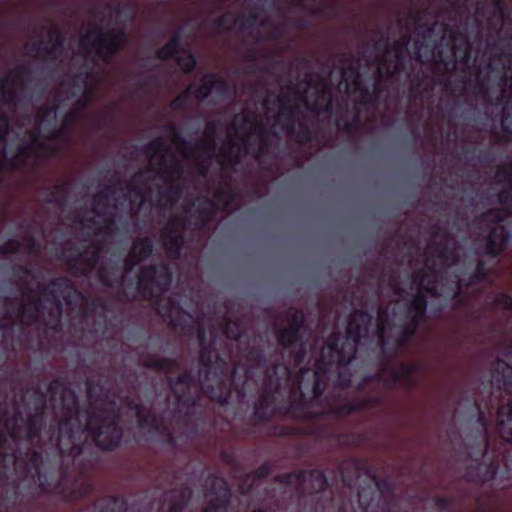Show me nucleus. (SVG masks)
<instances>
[{"mask_svg":"<svg viewBox=\"0 0 512 512\" xmlns=\"http://www.w3.org/2000/svg\"><path fill=\"white\" fill-rule=\"evenodd\" d=\"M64 416L58 425V437L52 455L46 457L35 448L7 453L0 450V473L7 475L14 467L19 481L38 486L44 494L60 497L65 502L81 500L91 492V485H78L72 475L77 460L91 463L93 447L102 451L117 449L123 430L115 415L89 411L86 423L80 419L79 400L73 395L64 404Z\"/></svg>","mask_w":512,"mask_h":512,"instance_id":"nucleus-1","label":"nucleus"},{"mask_svg":"<svg viewBox=\"0 0 512 512\" xmlns=\"http://www.w3.org/2000/svg\"><path fill=\"white\" fill-rule=\"evenodd\" d=\"M409 43L408 35L403 36L392 45L389 44V38H386L385 53H388L390 49L394 52L393 74L406 72L407 56L421 63L433 57L435 67L448 78H451L457 71L465 77L473 71V90L475 95L480 93V50L476 48L474 56H472V44L466 30L461 25L444 24L443 35L435 52L426 43L424 37L415 39L411 49L408 48Z\"/></svg>","mask_w":512,"mask_h":512,"instance_id":"nucleus-2","label":"nucleus"},{"mask_svg":"<svg viewBox=\"0 0 512 512\" xmlns=\"http://www.w3.org/2000/svg\"><path fill=\"white\" fill-rule=\"evenodd\" d=\"M372 315L363 309L355 310L349 317L346 336L340 332L331 333L325 340L314 369L304 367L299 370L301 378H310L312 387L319 393V381L330 380L332 374L350 364L357 347L369 330Z\"/></svg>","mask_w":512,"mask_h":512,"instance_id":"nucleus-3","label":"nucleus"},{"mask_svg":"<svg viewBox=\"0 0 512 512\" xmlns=\"http://www.w3.org/2000/svg\"><path fill=\"white\" fill-rule=\"evenodd\" d=\"M141 261L135 253L129 251L123 261L124 274L117 276V265L103 262L98 268V280L105 286L112 288L122 286L121 295L127 300L139 294L143 299L150 300L165 294L172 283V271L166 262L145 265L140 268L136 281L128 278L134 268Z\"/></svg>","mask_w":512,"mask_h":512,"instance_id":"nucleus-4","label":"nucleus"},{"mask_svg":"<svg viewBox=\"0 0 512 512\" xmlns=\"http://www.w3.org/2000/svg\"><path fill=\"white\" fill-rule=\"evenodd\" d=\"M304 380L300 372L292 378L291 368L283 358L267 367L262 390L253 406L252 423L261 426L269 423L276 415L304 421V416L290 413L292 392L300 390Z\"/></svg>","mask_w":512,"mask_h":512,"instance_id":"nucleus-5","label":"nucleus"},{"mask_svg":"<svg viewBox=\"0 0 512 512\" xmlns=\"http://www.w3.org/2000/svg\"><path fill=\"white\" fill-rule=\"evenodd\" d=\"M329 380L319 381V393L312 387L310 378L304 380L300 391L292 392L290 413L304 416V421H317L327 418H343L355 412L363 411L361 402L356 398L349 402H341V393L325 394Z\"/></svg>","mask_w":512,"mask_h":512,"instance_id":"nucleus-6","label":"nucleus"},{"mask_svg":"<svg viewBox=\"0 0 512 512\" xmlns=\"http://www.w3.org/2000/svg\"><path fill=\"white\" fill-rule=\"evenodd\" d=\"M439 259L442 276L452 278L459 275L461 282V297L467 299V308L471 313H477L480 310V258L473 261L470 258L461 259L459 248L455 241H451L450 235L444 233L442 238L429 245Z\"/></svg>","mask_w":512,"mask_h":512,"instance_id":"nucleus-7","label":"nucleus"},{"mask_svg":"<svg viewBox=\"0 0 512 512\" xmlns=\"http://www.w3.org/2000/svg\"><path fill=\"white\" fill-rule=\"evenodd\" d=\"M338 472L344 487L352 488L359 472H365L375 486L361 487L357 492L358 504L363 512H389L388 503L380 504L383 496H394V484L388 478H380L371 473L362 460L347 458L338 464Z\"/></svg>","mask_w":512,"mask_h":512,"instance_id":"nucleus-8","label":"nucleus"},{"mask_svg":"<svg viewBox=\"0 0 512 512\" xmlns=\"http://www.w3.org/2000/svg\"><path fill=\"white\" fill-rule=\"evenodd\" d=\"M73 395L77 396L74 392H71L70 398L68 400L62 399V416H64V404L69 403L72 400ZM78 399V397H76ZM44 415L45 410H35L34 412H29L24 415L19 409L15 410L13 415L8 418L5 422V428L11 437V439L17 440H25L28 442L36 441V444L33 448L42 452L44 457H46V452L50 455L53 453V449L56 446V441L58 437V428L54 429L53 427H49L44 430V435L48 438V445H45L42 441V431L44 428ZM59 421L57 426L59 425Z\"/></svg>","mask_w":512,"mask_h":512,"instance_id":"nucleus-9","label":"nucleus"},{"mask_svg":"<svg viewBox=\"0 0 512 512\" xmlns=\"http://www.w3.org/2000/svg\"><path fill=\"white\" fill-rule=\"evenodd\" d=\"M426 267L434 277L436 285H432V281L429 280L426 284V274L423 270H417L412 272L411 279L416 284V291H423L433 297L442 298L445 301L451 302L452 309L461 316H468L472 314L467 308V299L461 297V282L463 279L458 275H454L452 278L442 276L439 274V270L434 265H429L426 262Z\"/></svg>","mask_w":512,"mask_h":512,"instance_id":"nucleus-10","label":"nucleus"},{"mask_svg":"<svg viewBox=\"0 0 512 512\" xmlns=\"http://www.w3.org/2000/svg\"><path fill=\"white\" fill-rule=\"evenodd\" d=\"M196 377L191 372H184L175 377L168 376L167 384L173 393L178 404L185 409L174 411L175 422L185 428V435L188 439H194L199 430L196 420H193V409L200 400V394L193 392Z\"/></svg>","mask_w":512,"mask_h":512,"instance_id":"nucleus-11","label":"nucleus"},{"mask_svg":"<svg viewBox=\"0 0 512 512\" xmlns=\"http://www.w3.org/2000/svg\"><path fill=\"white\" fill-rule=\"evenodd\" d=\"M127 42L128 35L125 28L104 31L102 27L98 26L82 35L79 45L83 49L85 56L89 55L91 49H93L101 60L109 64Z\"/></svg>","mask_w":512,"mask_h":512,"instance_id":"nucleus-12","label":"nucleus"},{"mask_svg":"<svg viewBox=\"0 0 512 512\" xmlns=\"http://www.w3.org/2000/svg\"><path fill=\"white\" fill-rule=\"evenodd\" d=\"M157 174L164 180V186H157L156 197L152 204L162 210H171L179 202L183 187L180 179L183 175V168L180 161L175 160L166 164L162 158Z\"/></svg>","mask_w":512,"mask_h":512,"instance_id":"nucleus-13","label":"nucleus"},{"mask_svg":"<svg viewBox=\"0 0 512 512\" xmlns=\"http://www.w3.org/2000/svg\"><path fill=\"white\" fill-rule=\"evenodd\" d=\"M274 481L288 487L294 486L299 496L317 495L329 486L324 471L318 468L282 473L276 475Z\"/></svg>","mask_w":512,"mask_h":512,"instance_id":"nucleus-14","label":"nucleus"},{"mask_svg":"<svg viewBox=\"0 0 512 512\" xmlns=\"http://www.w3.org/2000/svg\"><path fill=\"white\" fill-rule=\"evenodd\" d=\"M45 306L40 298L35 299L29 304L22 305L19 309L18 318L22 325L30 327L35 324L43 323L45 327L54 333L62 332L61 316L63 305L51 306L47 309V315L44 317Z\"/></svg>","mask_w":512,"mask_h":512,"instance_id":"nucleus-15","label":"nucleus"},{"mask_svg":"<svg viewBox=\"0 0 512 512\" xmlns=\"http://www.w3.org/2000/svg\"><path fill=\"white\" fill-rule=\"evenodd\" d=\"M154 301L157 314L168 323L173 329H180L185 333L193 330L192 315L184 310L180 301L174 297H164V294L158 298L150 299Z\"/></svg>","mask_w":512,"mask_h":512,"instance_id":"nucleus-16","label":"nucleus"},{"mask_svg":"<svg viewBox=\"0 0 512 512\" xmlns=\"http://www.w3.org/2000/svg\"><path fill=\"white\" fill-rule=\"evenodd\" d=\"M279 103L278 120H281V128L297 144L305 145L313 140V130L304 122H299L298 126L292 121L296 108L287 105L290 101L289 94L277 97Z\"/></svg>","mask_w":512,"mask_h":512,"instance_id":"nucleus-17","label":"nucleus"},{"mask_svg":"<svg viewBox=\"0 0 512 512\" xmlns=\"http://www.w3.org/2000/svg\"><path fill=\"white\" fill-rule=\"evenodd\" d=\"M207 492L212 497L207 501L202 512H228L232 491L227 481L216 474L210 475L205 483Z\"/></svg>","mask_w":512,"mask_h":512,"instance_id":"nucleus-18","label":"nucleus"},{"mask_svg":"<svg viewBox=\"0 0 512 512\" xmlns=\"http://www.w3.org/2000/svg\"><path fill=\"white\" fill-rule=\"evenodd\" d=\"M38 287L45 301L51 303L52 306L63 305L61 298L63 297L66 304H71V297L82 296L71 279L65 276L55 277L50 280L48 285H40Z\"/></svg>","mask_w":512,"mask_h":512,"instance_id":"nucleus-19","label":"nucleus"},{"mask_svg":"<svg viewBox=\"0 0 512 512\" xmlns=\"http://www.w3.org/2000/svg\"><path fill=\"white\" fill-rule=\"evenodd\" d=\"M102 245L98 242H92L89 249L80 252L74 256H69L67 265L74 275L89 276L94 270L98 273Z\"/></svg>","mask_w":512,"mask_h":512,"instance_id":"nucleus-20","label":"nucleus"},{"mask_svg":"<svg viewBox=\"0 0 512 512\" xmlns=\"http://www.w3.org/2000/svg\"><path fill=\"white\" fill-rule=\"evenodd\" d=\"M503 187L497 194L500 210L495 211L493 219L497 222H503L512 214V160L502 164L497 173Z\"/></svg>","mask_w":512,"mask_h":512,"instance_id":"nucleus-21","label":"nucleus"},{"mask_svg":"<svg viewBox=\"0 0 512 512\" xmlns=\"http://www.w3.org/2000/svg\"><path fill=\"white\" fill-rule=\"evenodd\" d=\"M185 220L173 218L163 228L161 236L166 254L172 259H179L185 244Z\"/></svg>","mask_w":512,"mask_h":512,"instance_id":"nucleus-22","label":"nucleus"},{"mask_svg":"<svg viewBox=\"0 0 512 512\" xmlns=\"http://www.w3.org/2000/svg\"><path fill=\"white\" fill-rule=\"evenodd\" d=\"M133 409L135 410L139 429L146 430L149 435L147 439H150L152 436H160L162 438L173 432L163 417L156 415L144 405L135 404Z\"/></svg>","mask_w":512,"mask_h":512,"instance_id":"nucleus-23","label":"nucleus"},{"mask_svg":"<svg viewBox=\"0 0 512 512\" xmlns=\"http://www.w3.org/2000/svg\"><path fill=\"white\" fill-rule=\"evenodd\" d=\"M218 128L219 121H208L206 123V132L208 136L205 138H200L199 140L192 143L182 135L181 131L175 125H170L169 127L170 131L174 135L175 141L181 144L185 150L194 146L196 149L201 150L205 154H207L209 156V159H211L212 155L217 149V143L213 136L217 133Z\"/></svg>","mask_w":512,"mask_h":512,"instance_id":"nucleus-24","label":"nucleus"},{"mask_svg":"<svg viewBox=\"0 0 512 512\" xmlns=\"http://www.w3.org/2000/svg\"><path fill=\"white\" fill-rule=\"evenodd\" d=\"M31 74L29 66L21 64L15 68L9 76L0 78V102L8 108H16L18 94L13 87H7L9 82L24 85V78Z\"/></svg>","mask_w":512,"mask_h":512,"instance_id":"nucleus-25","label":"nucleus"},{"mask_svg":"<svg viewBox=\"0 0 512 512\" xmlns=\"http://www.w3.org/2000/svg\"><path fill=\"white\" fill-rule=\"evenodd\" d=\"M434 87V78L423 71H418L410 78L408 92L413 101L425 104L432 99Z\"/></svg>","mask_w":512,"mask_h":512,"instance_id":"nucleus-26","label":"nucleus"},{"mask_svg":"<svg viewBox=\"0 0 512 512\" xmlns=\"http://www.w3.org/2000/svg\"><path fill=\"white\" fill-rule=\"evenodd\" d=\"M201 390L212 402L225 406L232 395V383L228 379H210L204 375L201 379Z\"/></svg>","mask_w":512,"mask_h":512,"instance_id":"nucleus-27","label":"nucleus"},{"mask_svg":"<svg viewBox=\"0 0 512 512\" xmlns=\"http://www.w3.org/2000/svg\"><path fill=\"white\" fill-rule=\"evenodd\" d=\"M504 63L501 65L504 78H510V90L503 91L501 100H503L500 125L504 132L512 135V56L503 53Z\"/></svg>","mask_w":512,"mask_h":512,"instance_id":"nucleus-28","label":"nucleus"},{"mask_svg":"<svg viewBox=\"0 0 512 512\" xmlns=\"http://www.w3.org/2000/svg\"><path fill=\"white\" fill-rule=\"evenodd\" d=\"M420 370L418 363H401L397 369L390 372L389 378L385 381L386 386H399L411 392L418 386L415 374Z\"/></svg>","mask_w":512,"mask_h":512,"instance_id":"nucleus-29","label":"nucleus"},{"mask_svg":"<svg viewBox=\"0 0 512 512\" xmlns=\"http://www.w3.org/2000/svg\"><path fill=\"white\" fill-rule=\"evenodd\" d=\"M229 84L223 77L215 73H208L203 77L199 86H194L191 95L198 101L206 100L213 92L218 96H223L228 93Z\"/></svg>","mask_w":512,"mask_h":512,"instance_id":"nucleus-30","label":"nucleus"},{"mask_svg":"<svg viewBox=\"0 0 512 512\" xmlns=\"http://www.w3.org/2000/svg\"><path fill=\"white\" fill-rule=\"evenodd\" d=\"M494 4V16L497 18L501 26H507L508 30L505 31L504 37L500 40V43H504L507 46V51L502 50L499 53L498 59H495V65H503V53L510 54L512 56V19L509 15L508 5L505 0H497Z\"/></svg>","mask_w":512,"mask_h":512,"instance_id":"nucleus-31","label":"nucleus"},{"mask_svg":"<svg viewBox=\"0 0 512 512\" xmlns=\"http://www.w3.org/2000/svg\"><path fill=\"white\" fill-rule=\"evenodd\" d=\"M510 232L503 225H496L488 234L485 244L482 243V256H499L508 246Z\"/></svg>","mask_w":512,"mask_h":512,"instance_id":"nucleus-32","label":"nucleus"},{"mask_svg":"<svg viewBox=\"0 0 512 512\" xmlns=\"http://www.w3.org/2000/svg\"><path fill=\"white\" fill-rule=\"evenodd\" d=\"M193 497L189 486L180 485L170 488L164 494L165 512H184Z\"/></svg>","mask_w":512,"mask_h":512,"instance_id":"nucleus-33","label":"nucleus"},{"mask_svg":"<svg viewBox=\"0 0 512 512\" xmlns=\"http://www.w3.org/2000/svg\"><path fill=\"white\" fill-rule=\"evenodd\" d=\"M32 151V145L28 141H22L11 158L6 157V151L3 149V157L0 161V174L3 171L14 172L25 167L32 157Z\"/></svg>","mask_w":512,"mask_h":512,"instance_id":"nucleus-34","label":"nucleus"},{"mask_svg":"<svg viewBox=\"0 0 512 512\" xmlns=\"http://www.w3.org/2000/svg\"><path fill=\"white\" fill-rule=\"evenodd\" d=\"M427 294L423 291H415L411 299L406 303L405 315L407 321L420 325L426 316L428 300Z\"/></svg>","mask_w":512,"mask_h":512,"instance_id":"nucleus-35","label":"nucleus"},{"mask_svg":"<svg viewBox=\"0 0 512 512\" xmlns=\"http://www.w3.org/2000/svg\"><path fill=\"white\" fill-rule=\"evenodd\" d=\"M255 132L258 135L260 145L258 148L252 146L248 137L243 139L244 154H252L256 160H260L263 156L269 155L272 142L268 137V130L263 123H258L255 127Z\"/></svg>","mask_w":512,"mask_h":512,"instance_id":"nucleus-36","label":"nucleus"},{"mask_svg":"<svg viewBox=\"0 0 512 512\" xmlns=\"http://www.w3.org/2000/svg\"><path fill=\"white\" fill-rule=\"evenodd\" d=\"M141 365L155 372L173 374L179 370V363L174 358L159 357L152 354H141Z\"/></svg>","mask_w":512,"mask_h":512,"instance_id":"nucleus-37","label":"nucleus"},{"mask_svg":"<svg viewBox=\"0 0 512 512\" xmlns=\"http://www.w3.org/2000/svg\"><path fill=\"white\" fill-rule=\"evenodd\" d=\"M321 89L319 90L316 98L312 102H307V108L317 114H328L332 112L333 109V95L328 84L321 80L320 81Z\"/></svg>","mask_w":512,"mask_h":512,"instance_id":"nucleus-38","label":"nucleus"},{"mask_svg":"<svg viewBox=\"0 0 512 512\" xmlns=\"http://www.w3.org/2000/svg\"><path fill=\"white\" fill-rule=\"evenodd\" d=\"M493 381L499 390L506 394H512V365L497 359L494 365Z\"/></svg>","mask_w":512,"mask_h":512,"instance_id":"nucleus-39","label":"nucleus"},{"mask_svg":"<svg viewBox=\"0 0 512 512\" xmlns=\"http://www.w3.org/2000/svg\"><path fill=\"white\" fill-rule=\"evenodd\" d=\"M128 501L121 495H108L93 504L91 512H127Z\"/></svg>","mask_w":512,"mask_h":512,"instance_id":"nucleus-40","label":"nucleus"},{"mask_svg":"<svg viewBox=\"0 0 512 512\" xmlns=\"http://www.w3.org/2000/svg\"><path fill=\"white\" fill-rule=\"evenodd\" d=\"M211 334H214V329L211 330ZM218 355L219 354L217 353L215 347V338L214 335H212V339L207 345L199 346L200 377H203L204 375H207L208 377L210 375L213 366V360Z\"/></svg>","mask_w":512,"mask_h":512,"instance_id":"nucleus-41","label":"nucleus"},{"mask_svg":"<svg viewBox=\"0 0 512 512\" xmlns=\"http://www.w3.org/2000/svg\"><path fill=\"white\" fill-rule=\"evenodd\" d=\"M496 422L501 437L512 443V401L498 409Z\"/></svg>","mask_w":512,"mask_h":512,"instance_id":"nucleus-42","label":"nucleus"},{"mask_svg":"<svg viewBox=\"0 0 512 512\" xmlns=\"http://www.w3.org/2000/svg\"><path fill=\"white\" fill-rule=\"evenodd\" d=\"M381 65L383 67H379L377 69L376 78L373 86L378 87V91L381 96L388 91L389 82L399 74H393L394 68L392 67V61L389 60L386 56L381 59Z\"/></svg>","mask_w":512,"mask_h":512,"instance_id":"nucleus-43","label":"nucleus"},{"mask_svg":"<svg viewBox=\"0 0 512 512\" xmlns=\"http://www.w3.org/2000/svg\"><path fill=\"white\" fill-rule=\"evenodd\" d=\"M181 42L182 29H178L171 35L168 42L156 51V58L163 61L174 58L183 49Z\"/></svg>","mask_w":512,"mask_h":512,"instance_id":"nucleus-44","label":"nucleus"},{"mask_svg":"<svg viewBox=\"0 0 512 512\" xmlns=\"http://www.w3.org/2000/svg\"><path fill=\"white\" fill-rule=\"evenodd\" d=\"M124 184L125 189L128 191V194L125 195V199L129 201L132 215H138L146 202V197L142 188L131 180L125 181Z\"/></svg>","mask_w":512,"mask_h":512,"instance_id":"nucleus-45","label":"nucleus"},{"mask_svg":"<svg viewBox=\"0 0 512 512\" xmlns=\"http://www.w3.org/2000/svg\"><path fill=\"white\" fill-rule=\"evenodd\" d=\"M62 136V130L51 129L45 131V129L37 127L29 132L30 141L28 142L32 145V149L45 150L47 147L45 143L41 141V137L47 140H60Z\"/></svg>","mask_w":512,"mask_h":512,"instance_id":"nucleus-46","label":"nucleus"},{"mask_svg":"<svg viewBox=\"0 0 512 512\" xmlns=\"http://www.w3.org/2000/svg\"><path fill=\"white\" fill-rule=\"evenodd\" d=\"M64 49V38L58 37L53 41L43 43L42 41L34 43L31 46V51L40 53L42 52L48 59L55 60L57 55Z\"/></svg>","mask_w":512,"mask_h":512,"instance_id":"nucleus-47","label":"nucleus"},{"mask_svg":"<svg viewBox=\"0 0 512 512\" xmlns=\"http://www.w3.org/2000/svg\"><path fill=\"white\" fill-rule=\"evenodd\" d=\"M70 190V182H62L57 184L53 190L49 191L45 197V203L53 204L63 208L68 203V194Z\"/></svg>","mask_w":512,"mask_h":512,"instance_id":"nucleus-48","label":"nucleus"},{"mask_svg":"<svg viewBox=\"0 0 512 512\" xmlns=\"http://www.w3.org/2000/svg\"><path fill=\"white\" fill-rule=\"evenodd\" d=\"M420 325H416L411 321H406L400 327L395 345L392 349V354L395 355L400 348L406 346L416 335Z\"/></svg>","mask_w":512,"mask_h":512,"instance_id":"nucleus-49","label":"nucleus"},{"mask_svg":"<svg viewBox=\"0 0 512 512\" xmlns=\"http://www.w3.org/2000/svg\"><path fill=\"white\" fill-rule=\"evenodd\" d=\"M141 262L150 258L154 252V241L151 236L137 238L130 249Z\"/></svg>","mask_w":512,"mask_h":512,"instance_id":"nucleus-50","label":"nucleus"},{"mask_svg":"<svg viewBox=\"0 0 512 512\" xmlns=\"http://www.w3.org/2000/svg\"><path fill=\"white\" fill-rule=\"evenodd\" d=\"M272 470V464L266 461L251 473L246 474L242 484L240 485L241 494L246 495L251 491L252 484H248L250 476H254L257 480H263L272 473Z\"/></svg>","mask_w":512,"mask_h":512,"instance_id":"nucleus-51","label":"nucleus"},{"mask_svg":"<svg viewBox=\"0 0 512 512\" xmlns=\"http://www.w3.org/2000/svg\"><path fill=\"white\" fill-rule=\"evenodd\" d=\"M276 340L283 349H290L302 342L301 334L285 327L275 332Z\"/></svg>","mask_w":512,"mask_h":512,"instance_id":"nucleus-52","label":"nucleus"},{"mask_svg":"<svg viewBox=\"0 0 512 512\" xmlns=\"http://www.w3.org/2000/svg\"><path fill=\"white\" fill-rule=\"evenodd\" d=\"M245 358L251 367L263 369L268 364L265 350L260 346H249L245 353Z\"/></svg>","mask_w":512,"mask_h":512,"instance_id":"nucleus-53","label":"nucleus"},{"mask_svg":"<svg viewBox=\"0 0 512 512\" xmlns=\"http://www.w3.org/2000/svg\"><path fill=\"white\" fill-rule=\"evenodd\" d=\"M57 106L55 104H46L39 107L35 122L37 127L45 129V125H52L55 120Z\"/></svg>","mask_w":512,"mask_h":512,"instance_id":"nucleus-54","label":"nucleus"},{"mask_svg":"<svg viewBox=\"0 0 512 512\" xmlns=\"http://www.w3.org/2000/svg\"><path fill=\"white\" fill-rule=\"evenodd\" d=\"M77 298H81L83 301H85V309L84 313L86 316H89L90 314L96 313L98 310H102L103 313L108 312L109 306L107 301L99 296L88 298L82 293V296H76Z\"/></svg>","mask_w":512,"mask_h":512,"instance_id":"nucleus-55","label":"nucleus"},{"mask_svg":"<svg viewBox=\"0 0 512 512\" xmlns=\"http://www.w3.org/2000/svg\"><path fill=\"white\" fill-rule=\"evenodd\" d=\"M353 88L359 91V100L363 105H375L382 97L377 86H373L372 89H370L360 83V86Z\"/></svg>","mask_w":512,"mask_h":512,"instance_id":"nucleus-56","label":"nucleus"},{"mask_svg":"<svg viewBox=\"0 0 512 512\" xmlns=\"http://www.w3.org/2000/svg\"><path fill=\"white\" fill-rule=\"evenodd\" d=\"M216 209L226 211L234 201V194L230 189L217 188L213 193Z\"/></svg>","mask_w":512,"mask_h":512,"instance_id":"nucleus-57","label":"nucleus"},{"mask_svg":"<svg viewBox=\"0 0 512 512\" xmlns=\"http://www.w3.org/2000/svg\"><path fill=\"white\" fill-rule=\"evenodd\" d=\"M181 52L182 53L176 55L174 59L185 74H190L196 67V57L190 50L182 49Z\"/></svg>","mask_w":512,"mask_h":512,"instance_id":"nucleus-58","label":"nucleus"},{"mask_svg":"<svg viewBox=\"0 0 512 512\" xmlns=\"http://www.w3.org/2000/svg\"><path fill=\"white\" fill-rule=\"evenodd\" d=\"M256 8L257 5H254L253 9L249 11L247 15H241L233 21V26H235L239 32L253 29L256 26L258 20V14L254 11Z\"/></svg>","mask_w":512,"mask_h":512,"instance_id":"nucleus-59","label":"nucleus"},{"mask_svg":"<svg viewBox=\"0 0 512 512\" xmlns=\"http://www.w3.org/2000/svg\"><path fill=\"white\" fill-rule=\"evenodd\" d=\"M289 312L290 315L288 317L286 327L295 331L298 334H301V330L304 327L306 321L305 313L303 312V310L295 307H290Z\"/></svg>","mask_w":512,"mask_h":512,"instance_id":"nucleus-60","label":"nucleus"},{"mask_svg":"<svg viewBox=\"0 0 512 512\" xmlns=\"http://www.w3.org/2000/svg\"><path fill=\"white\" fill-rule=\"evenodd\" d=\"M215 210L216 207L214 202L209 198H205L202 204H200L196 209L201 225H206L208 222L213 220Z\"/></svg>","mask_w":512,"mask_h":512,"instance_id":"nucleus-61","label":"nucleus"},{"mask_svg":"<svg viewBox=\"0 0 512 512\" xmlns=\"http://www.w3.org/2000/svg\"><path fill=\"white\" fill-rule=\"evenodd\" d=\"M145 150L147 153H150L151 155H158L160 153H164L166 155H171L174 162L177 160L175 156L172 153V150L169 145L164 141L162 137H156L153 140H151L145 147Z\"/></svg>","mask_w":512,"mask_h":512,"instance_id":"nucleus-62","label":"nucleus"},{"mask_svg":"<svg viewBox=\"0 0 512 512\" xmlns=\"http://www.w3.org/2000/svg\"><path fill=\"white\" fill-rule=\"evenodd\" d=\"M229 374V363L225 358L218 355L213 360V366L209 375L210 379H227Z\"/></svg>","mask_w":512,"mask_h":512,"instance_id":"nucleus-63","label":"nucleus"},{"mask_svg":"<svg viewBox=\"0 0 512 512\" xmlns=\"http://www.w3.org/2000/svg\"><path fill=\"white\" fill-rule=\"evenodd\" d=\"M221 330L223 335L230 340H239L242 336V331L238 322L231 320L228 317L223 319L221 323Z\"/></svg>","mask_w":512,"mask_h":512,"instance_id":"nucleus-64","label":"nucleus"}]
</instances>
